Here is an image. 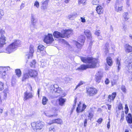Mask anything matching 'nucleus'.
Returning <instances> with one entry per match:
<instances>
[{
    "instance_id": "f257e3e1",
    "label": "nucleus",
    "mask_w": 132,
    "mask_h": 132,
    "mask_svg": "<svg viewBox=\"0 0 132 132\" xmlns=\"http://www.w3.org/2000/svg\"><path fill=\"white\" fill-rule=\"evenodd\" d=\"M81 61L85 63H88L87 64H82L76 70L81 71L85 70L88 68H94L98 66L99 61L97 59L93 58L91 57H81Z\"/></svg>"
},
{
    "instance_id": "f03ea898",
    "label": "nucleus",
    "mask_w": 132,
    "mask_h": 132,
    "mask_svg": "<svg viewBox=\"0 0 132 132\" xmlns=\"http://www.w3.org/2000/svg\"><path fill=\"white\" fill-rule=\"evenodd\" d=\"M21 42L19 40H15L12 43L9 45L6 48V52L10 53L16 50L18 47L21 45Z\"/></svg>"
},
{
    "instance_id": "7ed1b4c3",
    "label": "nucleus",
    "mask_w": 132,
    "mask_h": 132,
    "mask_svg": "<svg viewBox=\"0 0 132 132\" xmlns=\"http://www.w3.org/2000/svg\"><path fill=\"white\" fill-rule=\"evenodd\" d=\"M31 125L32 128L34 130H37L42 129L44 126V123L42 122L38 121L36 122L32 123Z\"/></svg>"
},
{
    "instance_id": "20e7f679",
    "label": "nucleus",
    "mask_w": 132,
    "mask_h": 132,
    "mask_svg": "<svg viewBox=\"0 0 132 132\" xmlns=\"http://www.w3.org/2000/svg\"><path fill=\"white\" fill-rule=\"evenodd\" d=\"M5 34L4 30L0 29V48L3 47L6 44V39L4 35Z\"/></svg>"
},
{
    "instance_id": "39448f33",
    "label": "nucleus",
    "mask_w": 132,
    "mask_h": 132,
    "mask_svg": "<svg viewBox=\"0 0 132 132\" xmlns=\"http://www.w3.org/2000/svg\"><path fill=\"white\" fill-rule=\"evenodd\" d=\"M85 39V37L84 35H81L78 38V41L81 43L80 44L78 42L75 41H73V43L75 44L77 47L79 49H81L83 45Z\"/></svg>"
},
{
    "instance_id": "423d86ee",
    "label": "nucleus",
    "mask_w": 132,
    "mask_h": 132,
    "mask_svg": "<svg viewBox=\"0 0 132 132\" xmlns=\"http://www.w3.org/2000/svg\"><path fill=\"white\" fill-rule=\"evenodd\" d=\"M86 93L87 95L89 97L94 96L96 94L98 90L94 87H88L86 88Z\"/></svg>"
},
{
    "instance_id": "0eeeda50",
    "label": "nucleus",
    "mask_w": 132,
    "mask_h": 132,
    "mask_svg": "<svg viewBox=\"0 0 132 132\" xmlns=\"http://www.w3.org/2000/svg\"><path fill=\"white\" fill-rule=\"evenodd\" d=\"M121 0H117L114 6L115 10L117 12H120L122 11V4Z\"/></svg>"
},
{
    "instance_id": "6e6552de",
    "label": "nucleus",
    "mask_w": 132,
    "mask_h": 132,
    "mask_svg": "<svg viewBox=\"0 0 132 132\" xmlns=\"http://www.w3.org/2000/svg\"><path fill=\"white\" fill-rule=\"evenodd\" d=\"M10 68L9 67H0V74H1L3 78H6L7 75L6 72L9 70Z\"/></svg>"
},
{
    "instance_id": "1a4fd4ad",
    "label": "nucleus",
    "mask_w": 132,
    "mask_h": 132,
    "mask_svg": "<svg viewBox=\"0 0 132 132\" xmlns=\"http://www.w3.org/2000/svg\"><path fill=\"white\" fill-rule=\"evenodd\" d=\"M44 40V42L47 44L52 43L54 40L52 34H48V35L45 36Z\"/></svg>"
},
{
    "instance_id": "9d476101",
    "label": "nucleus",
    "mask_w": 132,
    "mask_h": 132,
    "mask_svg": "<svg viewBox=\"0 0 132 132\" xmlns=\"http://www.w3.org/2000/svg\"><path fill=\"white\" fill-rule=\"evenodd\" d=\"M103 77L102 73L100 71H98L96 74L95 77V80L96 82L97 83H100Z\"/></svg>"
},
{
    "instance_id": "9b49d317",
    "label": "nucleus",
    "mask_w": 132,
    "mask_h": 132,
    "mask_svg": "<svg viewBox=\"0 0 132 132\" xmlns=\"http://www.w3.org/2000/svg\"><path fill=\"white\" fill-rule=\"evenodd\" d=\"M8 92V90L6 89H4L3 92L0 93V103L2 100L6 99Z\"/></svg>"
},
{
    "instance_id": "f8f14e48",
    "label": "nucleus",
    "mask_w": 132,
    "mask_h": 132,
    "mask_svg": "<svg viewBox=\"0 0 132 132\" xmlns=\"http://www.w3.org/2000/svg\"><path fill=\"white\" fill-rule=\"evenodd\" d=\"M51 87H53L52 89H51V91H52V92L53 91L54 92L59 94L61 93H62V90L61 88L59 87L57 84H55L52 86H51Z\"/></svg>"
},
{
    "instance_id": "ddd939ff",
    "label": "nucleus",
    "mask_w": 132,
    "mask_h": 132,
    "mask_svg": "<svg viewBox=\"0 0 132 132\" xmlns=\"http://www.w3.org/2000/svg\"><path fill=\"white\" fill-rule=\"evenodd\" d=\"M64 32V30H62L61 32L58 31H55L53 33V35L55 38H64L65 35L63 34Z\"/></svg>"
},
{
    "instance_id": "4468645a",
    "label": "nucleus",
    "mask_w": 132,
    "mask_h": 132,
    "mask_svg": "<svg viewBox=\"0 0 132 132\" xmlns=\"http://www.w3.org/2000/svg\"><path fill=\"white\" fill-rule=\"evenodd\" d=\"M24 101H26L33 97V94L31 92H29L27 91L25 92L23 94Z\"/></svg>"
},
{
    "instance_id": "2eb2a0df",
    "label": "nucleus",
    "mask_w": 132,
    "mask_h": 132,
    "mask_svg": "<svg viewBox=\"0 0 132 132\" xmlns=\"http://www.w3.org/2000/svg\"><path fill=\"white\" fill-rule=\"evenodd\" d=\"M27 71L30 77L31 78H35L38 75L37 71L34 70L29 69Z\"/></svg>"
},
{
    "instance_id": "dca6fc26",
    "label": "nucleus",
    "mask_w": 132,
    "mask_h": 132,
    "mask_svg": "<svg viewBox=\"0 0 132 132\" xmlns=\"http://www.w3.org/2000/svg\"><path fill=\"white\" fill-rule=\"evenodd\" d=\"M86 106L84 104H83L82 106L81 105L80 102L78 104V106L76 109V111L77 113H80L82 112L86 108Z\"/></svg>"
},
{
    "instance_id": "f3484780",
    "label": "nucleus",
    "mask_w": 132,
    "mask_h": 132,
    "mask_svg": "<svg viewBox=\"0 0 132 132\" xmlns=\"http://www.w3.org/2000/svg\"><path fill=\"white\" fill-rule=\"evenodd\" d=\"M37 22V19L35 18V15L34 14H31V27H34L36 24Z\"/></svg>"
},
{
    "instance_id": "a211bd4d",
    "label": "nucleus",
    "mask_w": 132,
    "mask_h": 132,
    "mask_svg": "<svg viewBox=\"0 0 132 132\" xmlns=\"http://www.w3.org/2000/svg\"><path fill=\"white\" fill-rule=\"evenodd\" d=\"M34 46L32 45H30L29 47V52L28 54H27L26 55L27 56V58L28 59L31 58L33 56V54L34 52Z\"/></svg>"
},
{
    "instance_id": "6ab92c4d",
    "label": "nucleus",
    "mask_w": 132,
    "mask_h": 132,
    "mask_svg": "<svg viewBox=\"0 0 132 132\" xmlns=\"http://www.w3.org/2000/svg\"><path fill=\"white\" fill-rule=\"evenodd\" d=\"M116 96V93L114 92L112 93L111 95H109L108 97V101L109 102H111L113 101Z\"/></svg>"
},
{
    "instance_id": "aec40b11",
    "label": "nucleus",
    "mask_w": 132,
    "mask_h": 132,
    "mask_svg": "<svg viewBox=\"0 0 132 132\" xmlns=\"http://www.w3.org/2000/svg\"><path fill=\"white\" fill-rule=\"evenodd\" d=\"M84 32L87 38L90 40L92 39V35L89 30L88 29L84 30Z\"/></svg>"
},
{
    "instance_id": "412c9836",
    "label": "nucleus",
    "mask_w": 132,
    "mask_h": 132,
    "mask_svg": "<svg viewBox=\"0 0 132 132\" xmlns=\"http://www.w3.org/2000/svg\"><path fill=\"white\" fill-rule=\"evenodd\" d=\"M125 50L126 52L129 53L132 52V47L128 44L125 45Z\"/></svg>"
},
{
    "instance_id": "4be33fe9",
    "label": "nucleus",
    "mask_w": 132,
    "mask_h": 132,
    "mask_svg": "<svg viewBox=\"0 0 132 132\" xmlns=\"http://www.w3.org/2000/svg\"><path fill=\"white\" fill-rule=\"evenodd\" d=\"M96 10L98 14H101L103 13V9L101 6H98L96 7Z\"/></svg>"
},
{
    "instance_id": "5701e85b",
    "label": "nucleus",
    "mask_w": 132,
    "mask_h": 132,
    "mask_svg": "<svg viewBox=\"0 0 132 132\" xmlns=\"http://www.w3.org/2000/svg\"><path fill=\"white\" fill-rule=\"evenodd\" d=\"M29 75L28 74V72H26L23 73L22 78V81H25L27 80L29 78Z\"/></svg>"
},
{
    "instance_id": "b1692460",
    "label": "nucleus",
    "mask_w": 132,
    "mask_h": 132,
    "mask_svg": "<svg viewBox=\"0 0 132 132\" xmlns=\"http://www.w3.org/2000/svg\"><path fill=\"white\" fill-rule=\"evenodd\" d=\"M64 30V32L63 33V34L65 35L64 38L65 37H68V36L72 33V30L70 29L67 30Z\"/></svg>"
},
{
    "instance_id": "393cba45",
    "label": "nucleus",
    "mask_w": 132,
    "mask_h": 132,
    "mask_svg": "<svg viewBox=\"0 0 132 132\" xmlns=\"http://www.w3.org/2000/svg\"><path fill=\"white\" fill-rule=\"evenodd\" d=\"M126 120L128 123H132V117L131 114L129 113L126 117Z\"/></svg>"
},
{
    "instance_id": "a878e982",
    "label": "nucleus",
    "mask_w": 132,
    "mask_h": 132,
    "mask_svg": "<svg viewBox=\"0 0 132 132\" xmlns=\"http://www.w3.org/2000/svg\"><path fill=\"white\" fill-rule=\"evenodd\" d=\"M77 16V14L76 13L70 14L68 16V18L71 20H73Z\"/></svg>"
},
{
    "instance_id": "bb28decb",
    "label": "nucleus",
    "mask_w": 132,
    "mask_h": 132,
    "mask_svg": "<svg viewBox=\"0 0 132 132\" xmlns=\"http://www.w3.org/2000/svg\"><path fill=\"white\" fill-rule=\"evenodd\" d=\"M115 61L116 63V65L118 67V70L119 71L120 69L121 66V64L120 63V61L119 60L118 58H117L116 59Z\"/></svg>"
},
{
    "instance_id": "cd10ccee",
    "label": "nucleus",
    "mask_w": 132,
    "mask_h": 132,
    "mask_svg": "<svg viewBox=\"0 0 132 132\" xmlns=\"http://www.w3.org/2000/svg\"><path fill=\"white\" fill-rule=\"evenodd\" d=\"M106 62L109 65L111 66L112 64V60L111 58L110 57H108L106 59Z\"/></svg>"
},
{
    "instance_id": "c85d7f7f",
    "label": "nucleus",
    "mask_w": 132,
    "mask_h": 132,
    "mask_svg": "<svg viewBox=\"0 0 132 132\" xmlns=\"http://www.w3.org/2000/svg\"><path fill=\"white\" fill-rule=\"evenodd\" d=\"M52 123H56L58 124H61L62 123V121L61 119H56L52 120Z\"/></svg>"
},
{
    "instance_id": "c756f323",
    "label": "nucleus",
    "mask_w": 132,
    "mask_h": 132,
    "mask_svg": "<svg viewBox=\"0 0 132 132\" xmlns=\"http://www.w3.org/2000/svg\"><path fill=\"white\" fill-rule=\"evenodd\" d=\"M16 75L18 78L20 77L21 75V72L19 69H17L15 70Z\"/></svg>"
},
{
    "instance_id": "7c9ffc66",
    "label": "nucleus",
    "mask_w": 132,
    "mask_h": 132,
    "mask_svg": "<svg viewBox=\"0 0 132 132\" xmlns=\"http://www.w3.org/2000/svg\"><path fill=\"white\" fill-rule=\"evenodd\" d=\"M48 101V99L45 96L43 97L42 100V103L44 105H46Z\"/></svg>"
},
{
    "instance_id": "2f4dec72",
    "label": "nucleus",
    "mask_w": 132,
    "mask_h": 132,
    "mask_svg": "<svg viewBox=\"0 0 132 132\" xmlns=\"http://www.w3.org/2000/svg\"><path fill=\"white\" fill-rule=\"evenodd\" d=\"M65 101V100L64 99L62 98H60L59 100V105L61 106H62Z\"/></svg>"
},
{
    "instance_id": "473e14b6",
    "label": "nucleus",
    "mask_w": 132,
    "mask_h": 132,
    "mask_svg": "<svg viewBox=\"0 0 132 132\" xmlns=\"http://www.w3.org/2000/svg\"><path fill=\"white\" fill-rule=\"evenodd\" d=\"M50 111H46L44 112V114L46 116L49 117L56 116L55 115H51L50 114Z\"/></svg>"
},
{
    "instance_id": "72a5a7b5",
    "label": "nucleus",
    "mask_w": 132,
    "mask_h": 132,
    "mask_svg": "<svg viewBox=\"0 0 132 132\" xmlns=\"http://www.w3.org/2000/svg\"><path fill=\"white\" fill-rule=\"evenodd\" d=\"M44 47L42 45H40L38 46V49L37 50L38 52H40L41 51L44 50Z\"/></svg>"
},
{
    "instance_id": "f704fd0d",
    "label": "nucleus",
    "mask_w": 132,
    "mask_h": 132,
    "mask_svg": "<svg viewBox=\"0 0 132 132\" xmlns=\"http://www.w3.org/2000/svg\"><path fill=\"white\" fill-rule=\"evenodd\" d=\"M109 44L108 43H106L105 44V47L104 48V52L105 54H106L108 52V48H109Z\"/></svg>"
},
{
    "instance_id": "c9c22d12",
    "label": "nucleus",
    "mask_w": 132,
    "mask_h": 132,
    "mask_svg": "<svg viewBox=\"0 0 132 132\" xmlns=\"http://www.w3.org/2000/svg\"><path fill=\"white\" fill-rule=\"evenodd\" d=\"M128 12H126L123 13V16L125 20H127L129 18L128 16Z\"/></svg>"
},
{
    "instance_id": "e433bc0d",
    "label": "nucleus",
    "mask_w": 132,
    "mask_h": 132,
    "mask_svg": "<svg viewBox=\"0 0 132 132\" xmlns=\"http://www.w3.org/2000/svg\"><path fill=\"white\" fill-rule=\"evenodd\" d=\"M36 63V60H34L33 61L31 62L30 64V65L31 67L34 68L35 67V65Z\"/></svg>"
},
{
    "instance_id": "4c0bfd02",
    "label": "nucleus",
    "mask_w": 132,
    "mask_h": 132,
    "mask_svg": "<svg viewBox=\"0 0 132 132\" xmlns=\"http://www.w3.org/2000/svg\"><path fill=\"white\" fill-rule=\"evenodd\" d=\"M99 0H93L92 3L94 5H98Z\"/></svg>"
},
{
    "instance_id": "58836bf2",
    "label": "nucleus",
    "mask_w": 132,
    "mask_h": 132,
    "mask_svg": "<svg viewBox=\"0 0 132 132\" xmlns=\"http://www.w3.org/2000/svg\"><path fill=\"white\" fill-rule=\"evenodd\" d=\"M93 114L91 112H90L89 113V114L88 115V117L89 118V119L91 120V119L93 118Z\"/></svg>"
},
{
    "instance_id": "ea45409f",
    "label": "nucleus",
    "mask_w": 132,
    "mask_h": 132,
    "mask_svg": "<svg viewBox=\"0 0 132 132\" xmlns=\"http://www.w3.org/2000/svg\"><path fill=\"white\" fill-rule=\"evenodd\" d=\"M84 83V82L83 81H80L76 86V88L75 89V90L76 89H77L78 87H79L80 86L82 85Z\"/></svg>"
},
{
    "instance_id": "a19ab883",
    "label": "nucleus",
    "mask_w": 132,
    "mask_h": 132,
    "mask_svg": "<svg viewBox=\"0 0 132 132\" xmlns=\"http://www.w3.org/2000/svg\"><path fill=\"white\" fill-rule=\"evenodd\" d=\"M121 89L123 93H126V89L124 86H122L121 87Z\"/></svg>"
},
{
    "instance_id": "79ce46f5",
    "label": "nucleus",
    "mask_w": 132,
    "mask_h": 132,
    "mask_svg": "<svg viewBox=\"0 0 132 132\" xmlns=\"http://www.w3.org/2000/svg\"><path fill=\"white\" fill-rule=\"evenodd\" d=\"M55 128L53 126H51L49 129V132H54Z\"/></svg>"
},
{
    "instance_id": "37998d69",
    "label": "nucleus",
    "mask_w": 132,
    "mask_h": 132,
    "mask_svg": "<svg viewBox=\"0 0 132 132\" xmlns=\"http://www.w3.org/2000/svg\"><path fill=\"white\" fill-rule=\"evenodd\" d=\"M39 3L37 1H36L34 4V6H36L37 8L39 7Z\"/></svg>"
},
{
    "instance_id": "c03bdc74",
    "label": "nucleus",
    "mask_w": 132,
    "mask_h": 132,
    "mask_svg": "<svg viewBox=\"0 0 132 132\" xmlns=\"http://www.w3.org/2000/svg\"><path fill=\"white\" fill-rule=\"evenodd\" d=\"M4 85V83L0 81V89L1 90H2L3 89Z\"/></svg>"
},
{
    "instance_id": "a18cd8bd",
    "label": "nucleus",
    "mask_w": 132,
    "mask_h": 132,
    "mask_svg": "<svg viewBox=\"0 0 132 132\" xmlns=\"http://www.w3.org/2000/svg\"><path fill=\"white\" fill-rule=\"evenodd\" d=\"M47 65V64L46 62H42L41 63V66L42 67H44L46 66Z\"/></svg>"
},
{
    "instance_id": "49530a36",
    "label": "nucleus",
    "mask_w": 132,
    "mask_h": 132,
    "mask_svg": "<svg viewBox=\"0 0 132 132\" xmlns=\"http://www.w3.org/2000/svg\"><path fill=\"white\" fill-rule=\"evenodd\" d=\"M47 6L48 5H42L41 6V9L44 10L45 11L47 9Z\"/></svg>"
},
{
    "instance_id": "de8ad7c7",
    "label": "nucleus",
    "mask_w": 132,
    "mask_h": 132,
    "mask_svg": "<svg viewBox=\"0 0 132 132\" xmlns=\"http://www.w3.org/2000/svg\"><path fill=\"white\" fill-rule=\"evenodd\" d=\"M48 0H46L43 2H42V4L43 5H48Z\"/></svg>"
},
{
    "instance_id": "09e8293b",
    "label": "nucleus",
    "mask_w": 132,
    "mask_h": 132,
    "mask_svg": "<svg viewBox=\"0 0 132 132\" xmlns=\"http://www.w3.org/2000/svg\"><path fill=\"white\" fill-rule=\"evenodd\" d=\"M86 0H79V4H84L85 3V2Z\"/></svg>"
},
{
    "instance_id": "8fccbe9b",
    "label": "nucleus",
    "mask_w": 132,
    "mask_h": 132,
    "mask_svg": "<svg viewBox=\"0 0 132 132\" xmlns=\"http://www.w3.org/2000/svg\"><path fill=\"white\" fill-rule=\"evenodd\" d=\"M118 109L119 110H121L123 109V107L122 106V104L120 103H119L118 107Z\"/></svg>"
},
{
    "instance_id": "3c124183",
    "label": "nucleus",
    "mask_w": 132,
    "mask_h": 132,
    "mask_svg": "<svg viewBox=\"0 0 132 132\" xmlns=\"http://www.w3.org/2000/svg\"><path fill=\"white\" fill-rule=\"evenodd\" d=\"M100 30H97L96 31L95 34L97 36H99L100 34Z\"/></svg>"
},
{
    "instance_id": "603ef678",
    "label": "nucleus",
    "mask_w": 132,
    "mask_h": 132,
    "mask_svg": "<svg viewBox=\"0 0 132 132\" xmlns=\"http://www.w3.org/2000/svg\"><path fill=\"white\" fill-rule=\"evenodd\" d=\"M4 14V13L3 10H0V19H1V18L2 17Z\"/></svg>"
},
{
    "instance_id": "864d4df0",
    "label": "nucleus",
    "mask_w": 132,
    "mask_h": 132,
    "mask_svg": "<svg viewBox=\"0 0 132 132\" xmlns=\"http://www.w3.org/2000/svg\"><path fill=\"white\" fill-rule=\"evenodd\" d=\"M40 52L41 53V55L42 56H44L46 54V51L44 50L41 51Z\"/></svg>"
},
{
    "instance_id": "5fc2aeb1",
    "label": "nucleus",
    "mask_w": 132,
    "mask_h": 132,
    "mask_svg": "<svg viewBox=\"0 0 132 132\" xmlns=\"http://www.w3.org/2000/svg\"><path fill=\"white\" fill-rule=\"evenodd\" d=\"M25 6V2H24L23 3L22 2L20 6V9H22Z\"/></svg>"
},
{
    "instance_id": "6e6d98bb",
    "label": "nucleus",
    "mask_w": 132,
    "mask_h": 132,
    "mask_svg": "<svg viewBox=\"0 0 132 132\" xmlns=\"http://www.w3.org/2000/svg\"><path fill=\"white\" fill-rule=\"evenodd\" d=\"M80 19L81 20V21L82 22L84 23L86 22V20L84 17H80Z\"/></svg>"
},
{
    "instance_id": "4d7b16f0",
    "label": "nucleus",
    "mask_w": 132,
    "mask_h": 132,
    "mask_svg": "<svg viewBox=\"0 0 132 132\" xmlns=\"http://www.w3.org/2000/svg\"><path fill=\"white\" fill-rule=\"evenodd\" d=\"M109 82L110 81L109 80V79L108 78H106L105 81V84L108 85L109 84Z\"/></svg>"
},
{
    "instance_id": "13d9d810",
    "label": "nucleus",
    "mask_w": 132,
    "mask_h": 132,
    "mask_svg": "<svg viewBox=\"0 0 132 132\" xmlns=\"http://www.w3.org/2000/svg\"><path fill=\"white\" fill-rule=\"evenodd\" d=\"M103 121V119L102 118H100L97 120V122H98L99 124H100Z\"/></svg>"
},
{
    "instance_id": "bf43d9fd",
    "label": "nucleus",
    "mask_w": 132,
    "mask_h": 132,
    "mask_svg": "<svg viewBox=\"0 0 132 132\" xmlns=\"http://www.w3.org/2000/svg\"><path fill=\"white\" fill-rule=\"evenodd\" d=\"M129 69H132V62H129L128 64Z\"/></svg>"
},
{
    "instance_id": "052dcab7",
    "label": "nucleus",
    "mask_w": 132,
    "mask_h": 132,
    "mask_svg": "<svg viewBox=\"0 0 132 132\" xmlns=\"http://www.w3.org/2000/svg\"><path fill=\"white\" fill-rule=\"evenodd\" d=\"M28 87L29 89L30 90L32 91V86H31L30 84H28Z\"/></svg>"
},
{
    "instance_id": "680f3d73",
    "label": "nucleus",
    "mask_w": 132,
    "mask_h": 132,
    "mask_svg": "<svg viewBox=\"0 0 132 132\" xmlns=\"http://www.w3.org/2000/svg\"><path fill=\"white\" fill-rule=\"evenodd\" d=\"M72 78H70L69 77H68L67 78V82H69V81H70L72 80Z\"/></svg>"
},
{
    "instance_id": "e2e57ef3",
    "label": "nucleus",
    "mask_w": 132,
    "mask_h": 132,
    "mask_svg": "<svg viewBox=\"0 0 132 132\" xmlns=\"http://www.w3.org/2000/svg\"><path fill=\"white\" fill-rule=\"evenodd\" d=\"M87 119H85V120L84 122V126L85 127H86L87 125Z\"/></svg>"
},
{
    "instance_id": "0e129e2a",
    "label": "nucleus",
    "mask_w": 132,
    "mask_h": 132,
    "mask_svg": "<svg viewBox=\"0 0 132 132\" xmlns=\"http://www.w3.org/2000/svg\"><path fill=\"white\" fill-rule=\"evenodd\" d=\"M124 114H122L121 116V118L120 119V121L121 122L124 119Z\"/></svg>"
},
{
    "instance_id": "69168bd1",
    "label": "nucleus",
    "mask_w": 132,
    "mask_h": 132,
    "mask_svg": "<svg viewBox=\"0 0 132 132\" xmlns=\"http://www.w3.org/2000/svg\"><path fill=\"white\" fill-rule=\"evenodd\" d=\"M107 127L108 129H109L110 127V121H109L107 124Z\"/></svg>"
},
{
    "instance_id": "338daca9",
    "label": "nucleus",
    "mask_w": 132,
    "mask_h": 132,
    "mask_svg": "<svg viewBox=\"0 0 132 132\" xmlns=\"http://www.w3.org/2000/svg\"><path fill=\"white\" fill-rule=\"evenodd\" d=\"M108 109L109 110H110L111 109V105L109 104L107 105Z\"/></svg>"
},
{
    "instance_id": "774afa93",
    "label": "nucleus",
    "mask_w": 132,
    "mask_h": 132,
    "mask_svg": "<svg viewBox=\"0 0 132 132\" xmlns=\"http://www.w3.org/2000/svg\"><path fill=\"white\" fill-rule=\"evenodd\" d=\"M40 89H39L38 90L37 94L39 97V92H40Z\"/></svg>"
}]
</instances>
